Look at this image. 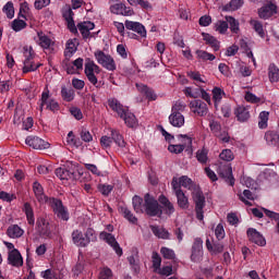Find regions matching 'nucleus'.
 I'll return each instance as SVG.
<instances>
[{"mask_svg": "<svg viewBox=\"0 0 279 279\" xmlns=\"http://www.w3.org/2000/svg\"><path fill=\"white\" fill-rule=\"evenodd\" d=\"M95 73L99 75V73H101V69L99 68V65L95 64V61L87 59L85 63V75L88 82L93 84V86H95L96 88H101V83L98 82Z\"/></svg>", "mask_w": 279, "mask_h": 279, "instance_id": "nucleus-4", "label": "nucleus"}, {"mask_svg": "<svg viewBox=\"0 0 279 279\" xmlns=\"http://www.w3.org/2000/svg\"><path fill=\"white\" fill-rule=\"evenodd\" d=\"M243 7V0H231L228 4L225 5V10L227 12H234L239 10V8Z\"/></svg>", "mask_w": 279, "mask_h": 279, "instance_id": "nucleus-39", "label": "nucleus"}, {"mask_svg": "<svg viewBox=\"0 0 279 279\" xmlns=\"http://www.w3.org/2000/svg\"><path fill=\"white\" fill-rule=\"evenodd\" d=\"M25 143L28 147H33V149H49L51 147L49 142H45V140L38 136H27Z\"/></svg>", "mask_w": 279, "mask_h": 279, "instance_id": "nucleus-10", "label": "nucleus"}, {"mask_svg": "<svg viewBox=\"0 0 279 279\" xmlns=\"http://www.w3.org/2000/svg\"><path fill=\"white\" fill-rule=\"evenodd\" d=\"M277 10L278 7L270 2L258 10V16L259 19L267 21V19H271L272 14H278Z\"/></svg>", "mask_w": 279, "mask_h": 279, "instance_id": "nucleus-12", "label": "nucleus"}, {"mask_svg": "<svg viewBox=\"0 0 279 279\" xmlns=\"http://www.w3.org/2000/svg\"><path fill=\"white\" fill-rule=\"evenodd\" d=\"M178 206L182 208V210H186L189 208V197L184 194L183 191H179L175 194Z\"/></svg>", "mask_w": 279, "mask_h": 279, "instance_id": "nucleus-33", "label": "nucleus"}, {"mask_svg": "<svg viewBox=\"0 0 279 279\" xmlns=\"http://www.w3.org/2000/svg\"><path fill=\"white\" fill-rule=\"evenodd\" d=\"M244 99L245 101H248V104H260V98L254 95L252 92H246Z\"/></svg>", "mask_w": 279, "mask_h": 279, "instance_id": "nucleus-59", "label": "nucleus"}, {"mask_svg": "<svg viewBox=\"0 0 279 279\" xmlns=\"http://www.w3.org/2000/svg\"><path fill=\"white\" fill-rule=\"evenodd\" d=\"M133 208L135 213H145V206L143 204V198L141 196L133 197Z\"/></svg>", "mask_w": 279, "mask_h": 279, "instance_id": "nucleus-42", "label": "nucleus"}, {"mask_svg": "<svg viewBox=\"0 0 279 279\" xmlns=\"http://www.w3.org/2000/svg\"><path fill=\"white\" fill-rule=\"evenodd\" d=\"M112 277V270L110 268H104L98 279H110Z\"/></svg>", "mask_w": 279, "mask_h": 279, "instance_id": "nucleus-64", "label": "nucleus"}, {"mask_svg": "<svg viewBox=\"0 0 279 279\" xmlns=\"http://www.w3.org/2000/svg\"><path fill=\"white\" fill-rule=\"evenodd\" d=\"M11 27L13 32H21L22 29H25V27H27V23L23 20L16 19L12 22Z\"/></svg>", "mask_w": 279, "mask_h": 279, "instance_id": "nucleus-48", "label": "nucleus"}, {"mask_svg": "<svg viewBox=\"0 0 279 279\" xmlns=\"http://www.w3.org/2000/svg\"><path fill=\"white\" fill-rule=\"evenodd\" d=\"M63 68L65 69L68 75H75L80 71L73 63L69 62V59L63 61Z\"/></svg>", "mask_w": 279, "mask_h": 279, "instance_id": "nucleus-52", "label": "nucleus"}, {"mask_svg": "<svg viewBox=\"0 0 279 279\" xmlns=\"http://www.w3.org/2000/svg\"><path fill=\"white\" fill-rule=\"evenodd\" d=\"M61 12H62V16H63L64 21L73 20V16L75 14V13H73V9H71V5H69V4H65L62 8Z\"/></svg>", "mask_w": 279, "mask_h": 279, "instance_id": "nucleus-49", "label": "nucleus"}, {"mask_svg": "<svg viewBox=\"0 0 279 279\" xmlns=\"http://www.w3.org/2000/svg\"><path fill=\"white\" fill-rule=\"evenodd\" d=\"M97 232L93 228H87L85 232L74 230L72 232V242L76 247H88L90 243H96Z\"/></svg>", "mask_w": 279, "mask_h": 279, "instance_id": "nucleus-1", "label": "nucleus"}, {"mask_svg": "<svg viewBox=\"0 0 279 279\" xmlns=\"http://www.w3.org/2000/svg\"><path fill=\"white\" fill-rule=\"evenodd\" d=\"M33 191L36 199L40 204H49V199H51V197H47V195H45V190L43 189V185L38 183V181L33 183Z\"/></svg>", "mask_w": 279, "mask_h": 279, "instance_id": "nucleus-16", "label": "nucleus"}, {"mask_svg": "<svg viewBox=\"0 0 279 279\" xmlns=\"http://www.w3.org/2000/svg\"><path fill=\"white\" fill-rule=\"evenodd\" d=\"M186 109V105L182 101H177L171 109L172 113L175 114H182V112H184V110Z\"/></svg>", "mask_w": 279, "mask_h": 279, "instance_id": "nucleus-56", "label": "nucleus"}, {"mask_svg": "<svg viewBox=\"0 0 279 279\" xmlns=\"http://www.w3.org/2000/svg\"><path fill=\"white\" fill-rule=\"evenodd\" d=\"M35 230L40 239H51V225L45 217H38Z\"/></svg>", "mask_w": 279, "mask_h": 279, "instance_id": "nucleus-8", "label": "nucleus"}, {"mask_svg": "<svg viewBox=\"0 0 279 279\" xmlns=\"http://www.w3.org/2000/svg\"><path fill=\"white\" fill-rule=\"evenodd\" d=\"M95 58L98 64H101L107 71H117V63L110 54H106L104 51L98 50L95 52Z\"/></svg>", "mask_w": 279, "mask_h": 279, "instance_id": "nucleus-7", "label": "nucleus"}, {"mask_svg": "<svg viewBox=\"0 0 279 279\" xmlns=\"http://www.w3.org/2000/svg\"><path fill=\"white\" fill-rule=\"evenodd\" d=\"M37 36H38L37 44L39 45V47H41V49H51V47H53L54 45L53 40H51L49 36L45 35V33L39 32L37 33Z\"/></svg>", "mask_w": 279, "mask_h": 279, "instance_id": "nucleus-22", "label": "nucleus"}, {"mask_svg": "<svg viewBox=\"0 0 279 279\" xmlns=\"http://www.w3.org/2000/svg\"><path fill=\"white\" fill-rule=\"evenodd\" d=\"M23 213L26 215L28 226H34V223H36V218L34 217V208H32V204L25 203Z\"/></svg>", "mask_w": 279, "mask_h": 279, "instance_id": "nucleus-30", "label": "nucleus"}, {"mask_svg": "<svg viewBox=\"0 0 279 279\" xmlns=\"http://www.w3.org/2000/svg\"><path fill=\"white\" fill-rule=\"evenodd\" d=\"M151 259L155 271H158V269H160V265H162V257H160L158 252H153Z\"/></svg>", "mask_w": 279, "mask_h": 279, "instance_id": "nucleus-51", "label": "nucleus"}, {"mask_svg": "<svg viewBox=\"0 0 279 279\" xmlns=\"http://www.w3.org/2000/svg\"><path fill=\"white\" fill-rule=\"evenodd\" d=\"M144 213L148 215V217H162V209L160 208V204L158 201L154 198V196L149 195V193L144 196Z\"/></svg>", "mask_w": 279, "mask_h": 279, "instance_id": "nucleus-3", "label": "nucleus"}, {"mask_svg": "<svg viewBox=\"0 0 279 279\" xmlns=\"http://www.w3.org/2000/svg\"><path fill=\"white\" fill-rule=\"evenodd\" d=\"M2 12H4L9 19H14V3L12 1L7 2Z\"/></svg>", "mask_w": 279, "mask_h": 279, "instance_id": "nucleus-53", "label": "nucleus"}, {"mask_svg": "<svg viewBox=\"0 0 279 279\" xmlns=\"http://www.w3.org/2000/svg\"><path fill=\"white\" fill-rule=\"evenodd\" d=\"M203 40H205L207 45H210L214 51H219L220 46H219V40H217V38H215L210 34L203 33Z\"/></svg>", "mask_w": 279, "mask_h": 279, "instance_id": "nucleus-35", "label": "nucleus"}, {"mask_svg": "<svg viewBox=\"0 0 279 279\" xmlns=\"http://www.w3.org/2000/svg\"><path fill=\"white\" fill-rule=\"evenodd\" d=\"M219 158L225 162H231V160H234V154L230 149H225L220 153Z\"/></svg>", "mask_w": 279, "mask_h": 279, "instance_id": "nucleus-54", "label": "nucleus"}, {"mask_svg": "<svg viewBox=\"0 0 279 279\" xmlns=\"http://www.w3.org/2000/svg\"><path fill=\"white\" fill-rule=\"evenodd\" d=\"M194 204H195V213L196 219L198 221H204V208L206 207V196H204V192L202 190H196L192 193Z\"/></svg>", "mask_w": 279, "mask_h": 279, "instance_id": "nucleus-5", "label": "nucleus"}, {"mask_svg": "<svg viewBox=\"0 0 279 279\" xmlns=\"http://www.w3.org/2000/svg\"><path fill=\"white\" fill-rule=\"evenodd\" d=\"M216 32H219V34H226L228 32V20L226 21H218L215 24Z\"/></svg>", "mask_w": 279, "mask_h": 279, "instance_id": "nucleus-55", "label": "nucleus"}, {"mask_svg": "<svg viewBox=\"0 0 279 279\" xmlns=\"http://www.w3.org/2000/svg\"><path fill=\"white\" fill-rule=\"evenodd\" d=\"M209 128L213 132V134H215V136H219L220 132H221V124L217 121H211L209 123Z\"/></svg>", "mask_w": 279, "mask_h": 279, "instance_id": "nucleus-63", "label": "nucleus"}, {"mask_svg": "<svg viewBox=\"0 0 279 279\" xmlns=\"http://www.w3.org/2000/svg\"><path fill=\"white\" fill-rule=\"evenodd\" d=\"M150 230L153 232V234H155V236H157V239H163V240H169L171 236V233H169V231L165 228H160L158 226H150Z\"/></svg>", "mask_w": 279, "mask_h": 279, "instance_id": "nucleus-26", "label": "nucleus"}, {"mask_svg": "<svg viewBox=\"0 0 279 279\" xmlns=\"http://www.w3.org/2000/svg\"><path fill=\"white\" fill-rule=\"evenodd\" d=\"M169 122L173 128H182L184 125V116L182 113H172L169 116Z\"/></svg>", "mask_w": 279, "mask_h": 279, "instance_id": "nucleus-31", "label": "nucleus"}, {"mask_svg": "<svg viewBox=\"0 0 279 279\" xmlns=\"http://www.w3.org/2000/svg\"><path fill=\"white\" fill-rule=\"evenodd\" d=\"M124 26L126 27V29L138 34V36H141L142 38H145L147 36V31L145 29V26L140 22L125 21Z\"/></svg>", "mask_w": 279, "mask_h": 279, "instance_id": "nucleus-14", "label": "nucleus"}, {"mask_svg": "<svg viewBox=\"0 0 279 279\" xmlns=\"http://www.w3.org/2000/svg\"><path fill=\"white\" fill-rule=\"evenodd\" d=\"M136 88L141 95H145L146 99L148 101H156L158 99V96L156 95V92L151 89V87L145 85V84H138L136 83Z\"/></svg>", "mask_w": 279, "mask_h": 279, "instance_id": "nucleus-19", "label": "nucleus"}, {"mask_svg": "<svg viewBox=\"0 0 279 279\" xmlns=\"http://www.w3.org/2000/svg\"><path fill=\"white\" fill-rule=\"evenodd\" d=\"M160 254L166 260H175V251L167 246L160 248Z\"/></svg>", "mask_w": 279, "mask_h": 279, "instance_id": "nucleus-38", "label": "nucleus"}, {"mask_svg": "<svg viewBox=\"0 0 279 279\" xmlns=\"http://www.w3.org/2000/svg\"><path fill=\"white\" fill-rule=\"evenodd\" d=\"M112 14H121L122 16H132L134 10L130 7H125L122 2H117L110 7Z\"/></svg>", "mask_w": 279, "mask_h": 279, "instance_id": "nucleus-15", "label": "nucleus"}, {"mask_svg": "<svg viewBox=\"0 0 279 279\" xmlns=\"http://www.w3.org/2000/svg\"><path fill=\"white\" fill-rule=\"evenodd\" d=\"M215 234H216V239H218V241H221L222 239L226 238V230L223 229L222 223L217 225V227L215 229Z\"/></svg>", "mask_w": 279, "mask_h": 279, "instance_id": "nucleus-58", "label": "nucleus"}, {"mask_svg": "<svg viewBox=\"0 0 279 279\" xmlns=\"http://www.w3.org/2000/svg\"><path fill=\"white\" fill-rule=\"evenodd\" d=\"M80 136H81L82 141H84V143H90V141H93V135L85 128H83L81 130Z\"/></svg>", "mask_w": 279, "mask_h": 279, "instance_id": "nucleus-62", "label": "nucleus"}, {"mask_svg": "<svg viewBox=\"0 0 279 279\" xmlns=\"http://www.w3.org/2000/svg\"><path fill=\"white\" fill-rule=\"evenodd\" d=\"M204 247V241L201 238H196L192 245L191 260L197 263L202 257V250Z\"/></svg>", "mask_w": 279, "mask_h": 279, "instance_id": "nucleus-13", "label": "nucleus"}, {"mask_svg": "<svg viewBox=\"0 0 279 279\" xmlns=\"http://www.w3.org/2000/svg\"><path fill=\"white\" fill-rule=\"evenodd\" d=\"M70 113L72 114V117H74V119H76V121H82V119H84V114L82 113V109H80L77 107H71L70 108Z\"/></svg>", "mask_w": 279, "mask_h": 279, "instance_id": "nucleus-60", "label": "nucleus"}, {"mask_svg": "<svg viewBox=\"0 0 279 279\" xmlns=\"http://www.w3.org/2000/svg\"><path fill=\"white\" fill-rule=\"evenodd\" d=\"M56 175H57V178H60L61 180H74L75 179V172L68 170L66 168H57Z\"/></svg>", "mask_w": 279, "mask_h": 279, "instance_id": "nucleus-28", "label": "nucleus"}, {"mask_svg": "<svg viewBox=\"0 0 279 279\" xmlns=\"http://www.w3.org/2000/svg\"><path fill=\"white\" fill-rule=\"evenodd\" d=\"M184 149L186 148L182 144H177V145L172 144L168 146V151H170L171 154H182Z\"/></svg>", "mask_w": 279, "mask_h": 279, "instance_id": "nucleus-61", "label": "nucleus"}, {"mask_svg": "<svg viewBox=\"0 0 279 279\" xmlns=\"http://www.w3.org/2000/svg\"><path fill=\"white\" fill-rule=\"evenodd\" d=\"M267 121H269V112L262 111L259 113V122H258V126L260 128V130H265L267 128Z\"/></svg>", "mask_w": 279, "mask_h": 279, "instance_id": "nucleus-50", "label": "nucleus"}, {"mask_svg": "<svg viewBox=\"0 0 279 279\" xmlns=\"http://www.w3.org/2000/svg\"><path fill=\"white\" fill-rule=\"evenodd\" d=\"M23 234H25V231L19 225H11L7 229V235L10 239H21Z\"/></svg>", "mask_w": 279, "mask_h": 279, "instance_id": "nucleus-24", "label": "nucleus"}, {"mask_svg": "<svg viewBox=\"0 0 279 279\" xmlns=\"http://www.w3.org/2000/svg\"><path fill=\"white\" fill-rule=\"evenodd\" d=\"M217 173L220 178H223L230 186H233L234 177L232 175V166L230 163L219 162Z\"/></svg>", "mask_w": 279, "mask_h": 279, "instance_id": "nucleus-9", "label": "nucleus"}, {"mask_svg": "<svg viewBox=\"0 0 279 279\" xmlns=\"http://www.w3.org/2000/svg\"><path fill=\"white\" fill-rule=\"evenodd\" d=\"M99 239H101V241H106L108 245H110V247H112L117 243V238H114L112 233H108L106 231L100 232Z\"/></svg>", "mask_w": 279, "mask_h": 279, "instance_id": "nucleus-40", "label": "nucleus"}, {"mask_svg": "<svg viewBox=\"0 0 279 279\" xmlns=\"http://www.w3.org/2000/svg\"><path fill=\"white\" fill-rule=\"evenodd\" d=\"M8 263L12 267H23V256L21 255V252L17 248H13L12 251L9 252Z\"/></svg>", "mask_w": 279, "mask_h": 279, "instance_id": "nucleus-18", "label": "nucleus"}, {"mask_svg": "<svg viewBox=\"0 0 279 279\" xmlns=\"http://www.w3.org/2000/svg\"><path fill=\"white\" fill-rule=\"evenodd\" d=\"M61 97L63 101L71 102L75 99V90L71 87L62 86L61 87Z\"/></svg>", "mask_w": 279, "mask_h": 279, "instance_id": "nucleus-32", "label": "nucleus"}, {"mask_svg": "<svg viewBox=\"0 0 279 279\" xmlns=\"http://www.w3.org/2000/svg\"><path fill=\"white\" fill-rule=\"evenodd\" d=\"M250 25H252L254 32L259 35V38H265L266 33L265 28L263 27V23H260L258 20H251Z\"/></svg>", "mask_w": 279, "mask_h": 279, "instance_id": "nucleus-36", "label": "nucleus"}, {"mask_svg": "<svg viewBox=\"0 0 279 279\" xmlns=\"http://www.w3.org/2000/svg\"><path fill=\"white\" fill-rule=\"evenodd\" d=\"M120 119H123L128 128H135L136 123H138L136 116H134V113L130 112L128 109L125 110L124 116L120 117Z\"/></svg>", "mask_w": 279, "mask_h": 279, "instance_id": "nucleus-34", "label": "nucleus"}, {"mask_svg": "<svg viewBox=\"0 0 279 279\" xmlns=\"http://www.w3.org/2000/svg\"><path fill=\"white\" fill-rule=\"evenodd\" d=\"M193 112L198 114V117H206L208 114V105L202 100H194L191 102Z\"/></svg>", "mask_w": 279, "mask_h": 279, "instance_id": "nucleus-20", "label": "nucleus"}, {"mask_svg": "<svg viewBox=\"0 0 279 279\" xmlns=\"http://www.w3.org/2000/svg\"><path fill=\"white\" fill-rule=\"evenodd\" d=\"M227 23L230 25V29L232 34H239L240 28H239V21L232 16H226Z\"/></svg>", "mask_w": 279, "mask_h": 279, "instance_id": "nucleus-45", "label": "nucleus"}, {"mask_svg": "<svg viewBox=\"0 0 279 279\" xmlns=\"http://www.w3.org/2000/svg\"><path fill=\"white\" fill-rule=\"evenodd\" d=\"M77 29L78 32H81L83 38H88V36H90V29H95V23L93 22L78 23Z\"/></svg>", "mask_w": 279, "mask_h": 279, "instance_id": "nucleus-23", "label": "nucleus"}, {"mask_svg": "<svg viewBox=\"0 0 279 279\" xmlns=\"http://www.w3.org/2000/svg\"><path fill=\"white\" fill-rule=\"evenodd\" d=\"M159 203L163 206V210L166 215H173L175 213V207H173V203L167 198L165 195L159 196Z\"/></svg>", "mask_w": 279, "mask_h": 279, "instance_id": "nucleus-25", "label": "nucleus"}, {"mask_svg": "<svg viewBox=\"0 0 279 279\" xmlns=\"http://www.w3.org/2000/svg\"><path fill=\"white\" fill-rule=\"evenodd\" d=\"M75 51H77V46H75V41H73V39L68 40L64 51L65 58H71L75 53Z\"/></svg>", "mask_w": 279, "mask_h": 279, "instance_id": "nucleus-43", "label": "nucleus"}, {"mask_svg": "<svg viewBox=\"0 0 279 279\" xmlns=\"http://www.w3.org/2000/svg\"><path fill=\"white\" fill-rule=\"evenodd\" d=\"M108 106L113 112H117L118 117H125L128 107L123 106L117 98H109Z\"/></svg>", "mask_w": 279, "mask_h": 279, "instance_id": "nucleus-17", "label": "nucleus"}, {"mask_svg": "<svg viewBox=\"0 0 279 279\" xmlns=\"http://www.w3.org/2000/svg\"><path fill=\"white\" fill-rule=\"evenodd\" d=\"M48 204L51 206L58 219H62V221H69V210L66 207H64V204H62V199L50 197Z\"/></svg>", "mask_w": 279, "mask_h": 279, "instance_id": "nucleus-6", "label": "nucleus"}, {"mask_svg": "<svg viewBox=\"0 0 279 279\" xmlns=\"http://www.w3.org/2000/svg\"><path fill=\"white\" fill-rule=\"evenodd\" d=\"M268 77L270 82H279V69L275 64L269 65Z\"/></svg>", "mask_w": 279, "mask_h": 279, "instance_id": "nucleus-41", "label": "nucleus"}, {"mask_svg": "<svg viewBox=\"0 0 279 279\" xmlns=\"http://www.w3.org/2000/svg\"><path fill=\"white\" fill-rule=\"evenodd\" d=\"M234 114L240 123H245V121H250V108L247 107L240 106L235 108Z\"/></svg>", "mask_w": 279, "mask_h": 279, "instance_id": "nucleus-21", "label": "nucleus"}, {"mask_svg": "<svg viewBox=\"0 0 279 279\" xmlns=\"http://www.w3.org/2000/svg\"><path fill=\"white\" fill-rule=\"evenodd\" d=\"M130 5H140L143 10H151V3L147 0H128Z\"/></svg>", "mask_w": 279, "mask_h": 279, "instance_id": "nucleus-47", "label": "nucleus"}, {"mask_svg": "<svg viewBox=\"0 0 279 279\" xmlns=\"http://www.w3.org/2000/svg\"><path fill=\"white\" fill-rule=\"evenodd\" d=\"M23 54L25 57L23 73H32L34 71H38V69L43 66V64L40 63L36 64L34 62V58H36V52L34 51V48H32V46H24Z\"/></svg>", "mask_w": 279, "mask_h": 279, "instance_id": "nucleus-2", "label": "nucleus"}, {"mask_svg": "<svg viewBox=\"0 0 279 279\" xmlns=\"http://www.w3.org/2000/svg\"><path fill=\"white\" fill-rule=\"evenodd\" d=\"M246 234L251 243H255V245H259V247H265V245H267V241L265 240L263 234H260V232H258L256 229H247Z\"/></svg>", "mask_w": 279, "mask_h": 279, "instance_id": "nucleus-11", "label": "nucleus"}, {"mask_svg": "<svg viewBox=\"0 0 279 279\" xmlns=\"http://www.w3.org/2000/svg\"><path fill=\"white\" fill-rule=\"evenodd\" d=\"M196 160L201 162V165H206V162H208V149H198L196 151Z\"/></svg>", "mask_w": 279, "mask_h": 279, "instance_id": "nucleus-44", "label": "nucleus"}, {"mask_svg": "<svg viewBox=\"0 0 279 279\" xmlns=\"http://www.w3.org/2000/svg\"><path fill=\"white\" fill-rule=\"evenodd\" d=\"M222 95H225L223 90L219 87H215L213 89V99L215 101V106L217 107V104H219V101H221L222 99Z\"/></svg>", "mask_w": 279, "mask_h": 279, "instance_id": "nucleus-57", "label": "nucleus"}, {"mask_svg": "<svg viewBox=\"0 0 279 279\" xmlns=\"http://www.w3.org/2000/svg\"><path fill=\"white\" fill-rule=\"evenodd\" d=\"M111 140L118 145V147H125V140L123 135L117 130L111 131Z\"/></svg>", "mask_w": 279, "mask_h": 279, "instance_id": "nucleus-37", "label": "nucleus"}, {"mask_svg": "<svg viewBox=\"0 0 279 279\" xmlns=\"http://www.w3.org/2000/svg\"><path fill=\"white\" fill-rule=\"evenodd\" d=\"M119 213L124 217V219H128L130 223H133V225L138 223V218H136L134 214H132V210H130L128 206H120Z\"/></svg>", "mask_w": 279, "mask_h": 279, "instance_id": "nucleus-27", "label": "nucleus"}, {"mask_svg": "<svg viewBox=\"0 0 279 279\" xmlns=\"http://www.w3.org/2000/svg\"><path fill=\"white\" fill-rule=\"evenodd\" d=\"M196 56L197 58H199V60H203L204 62H206L207 60H209L210 62H213V60H215V54L207 52L205 50H196Z\"/></svg>", "mask_w": 279, "mask_h": 279, "instance_id": "nucleus-46", "label": "nucleus"}, {"mask_svg": "<svg viewBox=\"0 0 279 279\" xmlns=\"http://www.w3.org/2000/svg\"><path fill=\"white\" fill-rule=\"evenodd\" d=\"M179 180H180L181 186H183V189H187V191H193L194 193L199 189L197 187V184H195V182H193V180H191V178L186 175H182Z\"/></svg>", "mask_w": 279, "mask_h": 279, "instance_id": "nucleus-29", "label": "nucleus"}]
</instances>
